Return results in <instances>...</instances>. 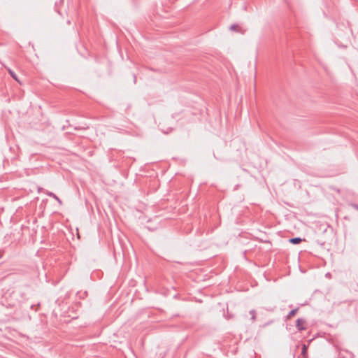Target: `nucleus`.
I'll return each instance as SVG.
<instances>
[{"label": "nucleus", "mask_w": 358, "mask_h": 358, "mask_svg": "<svg viewBox=\"0 0 358 358\" xmlns=\"http://www.w3.org/2000/svg\"><path fill=\"white\" fill-rule=\"evenodd\" d=\"M296 327L299 330L305 329V322L302 319H298L296 321Z\"/></svg>", "instance_id": "nucleus-1"}, {"label": "nucleus", "mask_w": 358, "mask_h": 358, "mask_svg": "<svg viewBox=\"0 0 358 358\" xmlns=\"http://www.w3.org/2000/svg\"><path fill=\"white\" fill-rule=\"evenodd\" d=\"M47 194L51 197H52L54 199L58 201L59 204H62V201L52 192H47Z\"/></svg>", "instance_id": "nucleus-2"}, {"label": "nucleus", "mask_w": 358, "mask_h": 358, "mask_svg": "<svg viewBox=\"0 0 358 358\" xmlns=\"http://www.w3.org/2000/svg\"><path fill=\"white\" fill-rule=\"evenodd\" d=\"M289 242L293 244H298L301 242V239L300 238H293L289 239Z\"/></svg>", "instance_id": "nucleus-3"}, {"label": "nucleus", "mask_w": 358, "mask_h": 358, "mask_svg": "<svg viewBox=\"0 0 358 358\" xmlns=\"http://www.w3.org/2000/svg\"><path fill=\"white\" fill-rule=\"evenodd\" d=\"M8 72L10 74V76L13 77V79H15L17 82H18L19 83H20V80H18L16 74L11 70V69H8Z\"/></svg>", "instance_id": "nucleus-4"}, {"label": "nucleus", "mask_w": 358, "mask_h": 358, "mask_svg": "<svg viewBox=\"0 0 358 358\" xmlns=\"http://www.w3.org/2000/svg\"><path fill=\"white\" fill-rule=\"evenodd\" d=\"M301 355L303 357H307V348L306 345H302Z\"/></svg>", "instance_id": "nucleus-5"}, {"label": "nucleus", "mask_w": 358, "mask_h": 358, "mask_svg": "<svg viewBox=\"0 0 358 358\" xmlns=\"http://www.w3.org/2000/svg\"><path fill=\"white\" fill-rule=\"evenodd\" d=\"M297 310L298 309H294V310H291L288 315V317H291L294 316L296 313Z\"/></svg>", "instance_id": "nucleus-6"}, {"label": "nucleus", "mask_w": 358, "mask_h": 358, "mask_svg": "<svg viewBox=\"0 0 358 358\" xmlns=\"http://www.w3.org/2000/svg\"><path fill=\"white\" fill-rule=\"evenodd\" d=\"M229 29L231 31H237L238 30V25L236 24H232L230 26Z\"/></svg>", "instance_id": "nucleus-7"}, {"label": "nucleus", "mask_w": 358, "mask_h": 358, "mask_svg": "<svg viewBox=\"0 0 358 358\" xmlns=\"http://www.w3.org/2000/svg\"><path fill=\"white\" fill-rule=\"evenodd\" d=\"M250 314H251V315H252V320H255V311H253V310H252V311H251V312H250Z\"/></svg>", "instance_id": "nucleus-8"}, {"label": "nucleus", "mask_w": 358, "mask_h": 358, "mask_svg": "<svg viewBox=\"0 0 358 358\" xmlns=\"http://www.w3.org/2000/svg\"><path fill=\"white\" fill-rule=\"evenodd\" d=\"M356 208L358 210V207H356Z\"/></svg>", "instance_id": "nucleus-9"}]
</instances>
